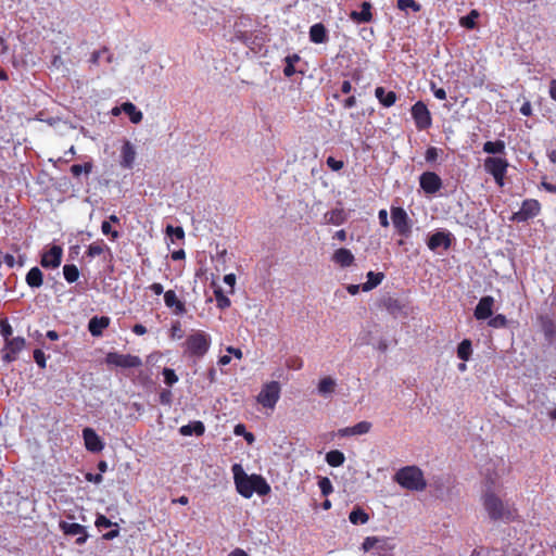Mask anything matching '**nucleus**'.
<instances>
[{"instance_id": "obj_46", "label": "nucleus", "mask_w": 556, "mask_h": 556, "mask_svg": "<svg viewBox=\"0 0 556 556\" xmlns=\"http://www.w3.org/2000/svg\"><path fill=\"white\" fill-rule=\"evenodd\" d=\"M489 326L493 328H504L507 326V318L505 315L497 314L489 320Z\"/></svg>"}, {"instance_id": "obj_58", "label": "nucleus", "mask_w": 556, "mask_h": 556, "mask_svg": "<svg viewBox=\"0 0 556 556\" xmlns=\"http://www.w3.org/2000/svg\"><path fill=\"white\" fill-rule=\"evenodd\" d=\"M430 89L433 92V96L438 100H445L446 99V92L443 88H438L433 81L430 83Z\"/></svg>"}, {"instance_id": "obj_10", "label": "nucleus", "mask_w": 556, "mask_h": 556, "mask_svg": "<svg viewBox=\"0 0 556 556\" xmlns=\"http://www.w3.org/2000/svg\"><path fill=\"white\" fill-rule=\"evenodd\" d=\"M410 112L417 129L426 130L432 125V117L430 111L422 101H417L412 106Z\"/></svg>"}, {"instance_id": "obj_43", "label": "nucleus", "mask_w": 556, "mask_h": 556, "mask_svg": "<svg viewBox=\"0 0 556 556\" xmlns=\"http://www.w3.org/2000/svg\"><path fill=\"white\" fill-rule=\"evenodd\" d=\"M336 382L332 378H323L318 383V391L323 394L330 393L334 390Z\"/></svg>"}, {"instance_id": "obj_39", "label": "nucleus", "mask_w": 556, "mask_h": 556, "mask_svg": "<svg viewBox=\"0 0 556 556\" xmlns=\"http://www.w3.org/2000/svg\"><path fill=\"white\" fill-rule=\"evenodd\" d=\"M214 296L219 309H226L231 305L229 298L225 295L220 287L214 289Z\"/></svg>"}, {"instance_id": "obj_16", "label": "nucleus", "mask_w": 556, "mask_h": 556, "mask_svg": "<svg viewBox=\"0 0 556 556\" xmlns=\"http://www.w3.org/2000/svg\"><path fill=\"white\" fill-rule=\"evenodd\" d=\"M83 438L85 446L89 452H100L103 448L102 441L92 428H85L83 430Z\"/></svg>"}, {"instance_id": "obj_45", "label": "nucleus", "mask_w": 556, "mask_h": 556, "mask_svg": "<svg viewBox=\"0 0 556 556\" xmlns=\"http://www.w3.org/2000/svg\"><path fill=\"white\" fill-rule=\"evenodd\" d=\"M233 432L237 435H243L248 443H252L255 440L254 434L252 432H248L245 426L242 424H238L235 427Z\"/></svg>"}, {"instance_id": "obj_32", "label": "nucleus", "mask_w": 556, "mask_h": 556, "mask_svg": "<svg viewBox=\"0 0 556 556\" xmlns=\"http://www.w3.org/2000/svg\"><path fill=\"white\" fill-rule=\"evenodd\" d=\"M505 142L503 140L486 141L483 144V151L489 154H502L505 152Z\"/></svg>"}, {"instance_id": "obj_34", "label": "nucleus", "mask_w": 556, "mask_h": 556, "mask_svg": "<svg viewBox=\"0 0 556 556\" xmlns=\"http://www.w3.org/2000/svg\"><path fill=\"white\" fill-rule=\"evenodd\" d=\"M349 520L353 525H364L369 520V516L367 513H365V510L357 507L350 513Z\"/></svg>"}, {"instance_id": "obj_33", "label": "nucleus", "mask_w": 556, "mask_h": 556, "mask_svg": "<svg viewBox=\"0 0 556 556\" xmlns=\"http://www.w3.org/2000/svg\"><path fill=\"white\" fill-rule=\"evenodd\" d=\"M472 353L471 341L469 339L463 340L457 346V356L463 361H469Z\"/></svg>"}, {"instance_id": "obj_63", "label": "nucleus", "mask_w": 556, "mask_h": 556, "mask_svg": "<svg viewBox=\"0 0 556 556\" xmlns=\"http://www.w3.org/2000/svg\"><path fill=\"white\" fill-rule=\"evenodd\" d=\"M356 104H357V101H356L355 96H350L343 101V106L345 109H352V108L356 106Z\"/></svg>"}, {"instance_id": "obj_27", "label": "nucleus", "mask_w": 556, "mask_h": 556, "mask_svg": "<svg viewBox=\"0 0 556 556\" xmlns=\"http://www.w3.org/2000/svg\"><path fill=\"white\" fill-rule=\"evenodd\" d=\"M25 280L30 288H40L43 283V274L38 267H33L26 274Z\"/></svg>"}, {"instance_id": "obj_49", "label": "nucleus", "mask_w": 556, "mask_h": 556, "mask_svg": "<svg viewBox=\"0 0 556 556\" xmlns=\"http://www.w3.org/2000/svg\"><path fill=\"white\" fill-rule=\"evenodd\" d=\"M0 332L3 336V338L5 339V341H8V339H11L13 329L7 318L0 319Z\"/></svg>"}, {"instance_id": "obj_2", "label": "nucleus", "mask_w": 556, "mask_h": 556, "mask_svg": "<svg viewBox=\"0 0 556 556\" xmlns=\"http://www.w3.org/2000/svg\"><path fill=\"white\" fill-rule=\"evenodd\" d=\"M235 484L238 493L245 498H250L253 493L258 495H267L270 492V486L267 481L260 475L249 476L241 465L235 464L232 466Z\"/></svg>"}, {"instance_id": "obj_50", "label": "nucleus", "mask_w": 556, "mask_h": 556, "mask_svg": "<svg viewBox=\"0 0 556 556\" xmlns=\"http://www.w3.org/2000/svg\"><path fill=\"white\" fill-rule=\"evenodd\" d=\"M286 366L292 370H300L303 367V359L300 356H291L286 361Z\"/></svg>"}, {"instance_id": "obj_7", "label": "nucleus", "mask_w": 556, "mask_h": 556, "mask_svg": "<svg viewBox=\"0 0 556 556\" xmlns=\"http://www.w3.org/2000/svg\"><path fill=\"white\" fill-rule=\"evenodd\" d=\"M391 219L396 232L402 237H409L412 225L406 211L401 206L391 207Z\"/></svg>"}, {"instance_id": "obj_20", "label": "nucleus", "mask_w": 556, "mask_h": 556, "mask_svg": "<svg viewBox=\"0 0 556 556\" xmlns=\"http://www.w3.org/2000/svg\"><path fill=\"white\" fill-rule=\"evenodd\" d=\"M61 528L64 531V533L67 535H78V538L76 540L77 544H83L86 542L88 535L86 532V528L84 526H81L79 523L63 522L61 525Z\"/></svg>"}, {"instance_id": "obj_15", "label": "nucleus", "mask_w": 556, "mask_h": 556, "mask_svg": "<svg viewBox=\"0 0 556 556\" xmlns=\"http://www.w3.org/2000/svg\"><path fill=\"white\" fill-rule=\"evenodd\" d=\"M452 240H451V233L445 231H437L433 235H431L428 239V248L432 251L444 248L447 250L451 247Z\"/></svg>"}, {"instance_id": "obj_1", "label": "nucleus", "mask_w": 556, "mask_h": 556, "mask_svg": "<svg viewBox=\"0 0 556 556\" xmlns=\"http://www.w3.org/2000/svg\"><path fill=\"white\" fill-rule=\"evenodd\" d=\"M505 471L501 457L491 458L482 466L481 472L484 476V491L482 504L491 520H509L511 511L509 507L495 494L494 484L496 479Z\"/></svg>"}, {"instance_id": "obj_11", "label": "nucleus", "mask_w": 556, "mask_h": 556, "mask_svg": "<svg viewBox=\"0 0 556 556\" xmlns=\"http://www.w3.org/2000/svg\"><path fill=\"white\" fill-rule=\"evenodd\" d=\"M420 188L428 194H434L442 188V179L434 172H425L419 177Z\"/></svg>"}, {"instance_id": "obj_25", "label": "nucleus", "mask_w": 556, "mask_h": 556, "mask_svg": "<svg viewBox=\"0 0 556 556\" xmlns=\"http://www.w3.org/2000/svg\"><path fill=\"white\" fill-rule=\"evenodd\" d=\"M375 96L378 101L386 108L392 106L396 102V93L394 91H386L383 87L375 89Z\"/></svg>"}, {"instance_id": "obj_3", "label": "nucleus", "mask_w": 556, "mask_h": 556, "mask_svg": "<svg viewBox=\"0 0 556 556\" xmlns=\"http://www.w3.org/2000/svg\"><path fill=\"white\" fill-rule=\"evenodd\" d=\"M212 337L204 330H192L182 343L184 356L194 362L203 358L210 351Z\"/></svg>"}, {"instance_id": "obj_48", "label": "nucleus", "mask_w": 556, "mask_h": 556, "mask_svg": "<svg viewBox=\"0 0 556 556\" xmlns=\"http://www.w3.org/2000/svg\"><path fill=\"white\" fill-rule=\"evenodd\" d=\"M166 235L169 237H175L178 240L185 239V231H184L182 227H179V226L174 227L172 225H168L166 227Z\"/></svg>"}, {"instance_id": "obj_29", "label": "nucleus", "mask_w": 556, "mask_h": 556, "mask_svg": "<svg viewBox=\"0 0 556 556\" xmlns=\"http://www.w3.org/2000/svg\"><path fill=\"white\" fill-rule=\"evenodd\" d=\"M325 220L331 225H342L346 220V215L343 208H333L325 214Z\"/></svg>"}, {"instance_id": "obj_55", "label": "nucleus", "mask_w": 556, "mask_h": 556, "mask_svg": "<svg viewBox=\"0 0 556 556\" xmlns=\"http://www.w3.org/2000/svg\"><path fill=\"white\" fill-rule=\"evenodd\" d=\"M326 163L334 172L342 169L344 166L343 161L337 160L333 156H328Z\"/></svg>"}, {"instance_id": "obj_35", "label": "nucleus", "mask_w": 556, "mask_h": 556, "mask_svg": "<svg viewBox=\"0 0 556 556\" xmlns=\"http://www.w3.org/2000/svg\"><path fill=\"white\" fill-rule=\"evenodd\" d=\"M26 341L22 337H15L5 341V350L18 354L25 348Z\"/></svg>"}, {"instance_id": "obj_60", "label": "nucleus", "mask_w": 556, "mask_h": 556, "mask_svg": "<svg viewBox=\"0 0 556 556\" xmlns=\"http://www.w3.org/2000/svg\"><path fill=\"white\" fill-rule=\"evenodd\" d=\"M425 159L427 162L432 163L438 159V149L435 147H430L426 150Z\"/></svg>"}, {"instance_id": "obj_6", "label": "nucleus", "mask_w": 556, "mask_h": 556, "mask_svg": "<svg viewBox=\"0 0 556 556\" xmlns=\"http://www.w3.org/2000/svg\"><path fill=\"white\" fill-rule=\"evenodd\" d=\"M280 397V384L277 381H270L263 386L257 395V402L267 408H274Z\"/></svg>"}, {"instance_id": "obj_44", "label": "nucleus", "mask_w": 556, "mask_h": 556, "mask_svg": "<svg viewBox=\"0 0 556 556\" xmlns=\"http://www.w3.org/2000/svg\"><path fill=\"white\" fill-rule=\"evenodd\" d=\"M92 167H93L92 163H90V162H87L85 164H73L71 166V173L75 177H78L81 173L90 174L92 170Z\"/></svg>"}, {"instance_id": "obj_18", "label": "nucleus", "mask_w": 556, "mask_h": 556, "mask_svg": "<svg viewBox=\"0 0 556 556\" xmlns=\"http://www.w3.org/2000/svg\"><path fill=\"white\" fill-rule=\"evenodd\" d=\"M111 319L108 316H93L88 323V330L93 337H100L103 330L110 326Z\"/></svg>"}, {"instance_id": "obj_22", "label": "nucleus", "mask_w": 556, "mask_h": 556, "mask_svg": "<svg viewBox=\"0 0 556 556\" xmlns=\"http://www.w3.org/2000/svg\"><path fill=\"white\" fill-rule=\"evenodd\" d=\"M541 330L548 342H552L556 337V324L547 315L539 316Z\"/></svg>"}, {"instance_id": "obj_37", "label": "nucleus", "mask_w": 556, "mask_h": 556, "mask_svg": "<svg viewBox=\"0 0 556 556\" xmlns=\"http://www.w3.org/2000/svg\"><path fill=\"white\" fill-rule=\"evenodd\" d=\"M479 12L477 10H471L466 16L460 17L459 24L460 26L467 29H473L477 26L476 20L479 17Z\"/></svg>"}, {"instance_id": "obj_19", "label": "nucleus", "mask_w": 556, "mask_h": 556, "mask_svg": "<svg viewBox=\"0 0 556 556\" xmlns=\"http://www.w3.org/2000/svg\"><path fill=\"white\" fill-rule=\"evenodd\" d=\"M164 302L167 307L174 309V314L176 315H182L187 311L185 303L177 298L174 290L164 292Z\"/></svg>"}, {"instance_id": "obj_40", "label": "nucleus", "mask_w": 556, "mask_h": 556, "mask_svg": "<svg viewBox=\"0 0 556 556\" xmlns=\"http://www.w3.org/2000/svg\"><path fill=\"white\" fill-rule=\"evenodd\" d=\"M108 249V247L103 243V241H96V242H92L87 251H86V254L89 256V257H96V256H99L100 254H102L104 252V249Z\"/></svg>"}, {"instance_id": "obj_42", "label": "nucleus", "mask_w": 556, "mask_h": 556, "mask_svg": "<svg viewBox=\"0 0 556 556\" xmlns=\"http://www.w3.org/2000/svg\"><path fill=\"white\" fill-rule=\"evenodd\" d=\"M396 7L401 11L410 9L414 12H419L421 10V5L415 0H397Z\"/></svg>"}, {"instance_id": "obj_30", "label": "nucleus", "mask_w": 556, "mask_h": 556, "mask_svg": "<svg viewBox=\"0 0 556 556\" xmlns=\"http://www.w3.org/2000/svg\"><path fill=\"white\" fill-rule=\"evenodd\" d=\"M121 109L128 115L131 123L139 124L142 121V112L139 111L134 103L125 102L122 104Z\"/></svg>"}, {"instance_id": "obj_8", "label": "nucleus", "mask_w": 556, "mask_h": 556, "mask_svg": "<svg viewBox=\"0 0 556 556\" xmlns=\"http://www.w3.org/2000/svg\"><path fill=\"white\" fill-rule=\"evenodd\" d=\"M508 162L501 157H488L484 161L485 170L493 176L496 184L504 186V178L507 172Z\"/></svg>"}, {"instance_id": "obj_56", "label": "nucleus", "mask_w": 556, "mask_h": 556, "mask_svg": "<svg viewBox=\"0 0 556 556\" xmlns=\"http://www.w3.org/2000/svg\"><path fill=\"white\" fill-rule=\"evenodd\" d=\"M96 526L98 528H110V527H117V523L112 522L110 519H108L103 515H99L96 519Z\"/></svg>"}, {"instance_id": "obj_38", "label": "nucleus", "mask_w": 556, "mask_h": 556, "mask_svg": "<svg viewBox=\"0 0 556 556\" xmlns=\"http://www.w3.org/2000/svg\"><path fill=\"white\" fill-rule=\"evenodd\" d=\"M63 275L67 282L73 283L79 278V270L74 264H66L63 266Z\"/></svg>"}, {"instance_id": "obj_31", "label": "nucleus", "mask_w": 556, "mask_h": 556, "mask_svg": "<svg viewBox=\"0 0 556 556\" xmlns=\"http://www.w3.org/2000/svg\"><path fill=\"white\" fill-rule=\"evenodd\" d=\"M205 427L202 421H193L180 428V433L184 435H201L204 433Z\"/></svg>"}, {"instance_id": "obj_52", "label": "nucleus", "mask_w": 556, "mask_h": 556, "mask_svg": "<svg viewBox=\"0 0 556 556\" xmlns=\"http://www.w3.org/2000/svg\"><path fill=\"white\" fill-rule=\"evenodd\" d=\"M327 463L332 467H338L344 462V454H326Z\"/></svg>"}, {"instance_id": "obj_23", "label": "nucleus", "mask_w": 556, "mask_h": 556, "mask_svg": "<svg viewBox=\"0 0 556 556\" xmlns=\"http://www.w3.org/2000/svg\"><path fill=\"white\" fill-rule=\"evenodd\" d=\"M121 166L131 168L136 159V151L130 141L126 140L122 147Z\"/></svg>"}, {"instance_id": "obj_62", "label": "nucleus", "mask_w": 556, "mask_h": 556, "mask_svg": "<svg viewBox=\"0 0 556 556\" xmlns=\"http://www.w3.org/2000/svg\"><path fill=\"white\" fill-rule=\"evenodd\" d=\"M224 282L231 288L230 293H233V287L236 283V275L235 274L225 275Z\"/></svg>"}, {"instance_id": "obj_41", "label": "nucleus", "mask_w": 556, "mask_h": 556, "mask_svg": "<svg viewBox=\"0 0 556 556\" xmlns=\"http://www.w3.org/2000/svg\"><path fill=\"white\" fill-rule=\"evenodd\" d=\"M103 54H108L106 56V62L108 63H111L112 62V59H113V55L109 52V49L108 48H102L98 51H94L92 52L91 56H90V60L89 62L93 65H99L100 63V59Z\"/></svg>"}, {"instance_id": "obj_12", "label": "nucleus", "mask_w": 556, "mask_h": 556, "mask_svg": "<svg viewBox=\"0 0 556 556\" xmlns=\"http://www.w3.org/2000/svg\"><path fill=\"white\" fill-rule=\"evenodd\" d=\"M63 249L53 244L48 251H45L40 258V265L43 268H58L61 265Z\"/></svg>"}, {"instance_id": "obj_14", "label": "nucleus", "mask_w": 556, "mask_h": 556, "mask_svg": "<svg viewBox=\"0 0 556 556\" xmlns=\"http://www.w3.org/2000/svg\"><path fill=\"white\" fill-rule=\"evenodd\" d=\"M494 299L490 295L483 296L478 302L473 315L478 320H484L492 316Z\"/></svg>"}, {"instance_id": "obj_13", "label": "nucleus", "mask_w": 556, "mask_h": 556, "mask_svg": "<svg viewBox=\"0 0 556 556\" xmlns=\"http://www.w3.org/2000/svg\"><path fill=\"white\" fill-rule=\"evenodd\" d=\"M379 305L384 308L389 314L393 317H397L400 315H406L404 308L405 305L401 302L400 299L392 295H383L380 299Z\"/></svg>"}, {"instance_id": "obj_54", "label": "nucleus", "mask_w": 556, "mask_h": 556, "mask_svg": "<svg viewBox=\"0 0 556 556\" xmlns=\"http://www.w3.org/2000/svg\"><path fill=\"white\" fill-rule=\"evenodd\" d=\"M34 359L36 364L41 368L45 369L47 366L46 355L40 349H36L34 351Z\"/></svg>"}, {"instance_id": "obj_57", "label": "nucleus", "mask_w": 556, "mask_h": 556, "mask_svg": "<svg viewBox=\"0 0 556 556\" xmlns=\"http://www.w3.org/2000/svg\"><path fill=\"white\" fill-rule=\"evenodd\" d=\"M170 338L172 339H181L182 338V329L180 321H175L170 327Z\"/></svg>"}, {"instance_id": "obj_47", "label": "nucleus", "mask_w": 556, "mask_h": 556, "mask_svg": "<svg viewBox=\"0 0 556 556\" xmlns=\"http://www.w3.org/2000/svg\"><path fill=\"white\" fill-rule=\"evenodd\" d=\"M318 485L321 494L325 496L329 495L333 491L331 481L327 477L320 478Z\"/></svg>"}, {"instance_id": "obj_21", "label": "nucleus", "mask_w": 556, "mask_h": 556, "mask_svg": "<svg viewBox=\"0 0 556 556\" xmlns=\"http://www.w3.org/2000/svg\"><path fill=\"white\" fill-rule=\"evenodd\" d=\"M309 40L313 43H326L328 41V30L323 23H316L309 27Z\"/></svg>"}, {"instance_id": "obj_51", "label": "nucleus", "mask_w": 556, "mask_h": 556, "mask_svg": "<svg viewBox=\"0 0 556 556\" xmlns=\"http://www.w3.org/2000/svg\"><path fill=\"white\" fill-rule=\"evenodd\" d=\"M163 376H164V382L169 387L178 381V377L174 369L164 368Z\"/></svg>"}, {"instance_id": "obj_5", "label": "nucleus", "mask_w": 556, "mask_h": 556, "mask_svg": "<svg viewBox=\"0 0 556 556\" xmlns=\"http://www.w3.org/2000/svg\"><path fill=\"white\" fill-rule=\"evenodd\" d=\"M104 362L110 367L119 368H138L142 365V361L137 355L121 354L118 352H109L105 355Z\"/></svg>"}, {"instance_id": "obj_64", "label": "nucleus", "mask_w": 556, "mask_h": 556, "mask_svg": "<svg viewBox=\"0 0 556 556\" xmlns=\"http://www.w3.org/2000/svg\"><path fill=\"white\" fill-rule=\"evenodd\" d=\"M549 97L556 101V79H552L549 81V90H548Z\"/></svg>"}, {"instance_id": "obj_53", "label": "nucleus", "mask_w": 556, "mask_h": 556, "mask_svg": "<svg viewBox=\"0 0 556 556\" xmlns=\"http://www.w3.org/2000/svg\"><path fill=\"white\" fill-rule=\"evenodd\" d=\"M101 231L105 236L111 235L112 240L117 239L118 236H119L118 231L112 229L111 223L109 220H103L102 222V224H101Z\"/></svg>"}, {"instance_id": "obj_17", "label": "nucleus", "mask_w": 556, "mask_h": 556, "mask_svg": "<svg viewBox=\"0 0 556 556\" xmlns=\"http://www.w3.org/2000/svg\"><path fill=\"white\" fill-rule=\"evenodd\" d=\"M372 5L369 1H364L361 4V11H352L350 18L357 24H366L372 21L371 13Z\"/></svg>"}, {"instance_id": "obj_61", "label": "nucleus", "mask_w": 556, "mask_h": 556, "mask_svg": "<svg viewBox=\"0 0 556 556\" xmlns=\"http://www.w3.org/2000/svg\"><path fill=\"white\" fill-rule=\"evenodd\" d=\"M379 223L382 227L389 226V219H388V212L387 210L382 208L378 213Z\"/></svg>"}, {"instance_id": "obj_28", "label": "nucleus", "mask_w": 556, "mask_h": 556, "mask_svg": "<svg viewBox=\"0 0 556 556\" xmlns=\"http://www.w3.org/2000/svg\"><path fill=\"white\" fill-rule=\"evenodd\" d=\"M384 278L383 273H375V271H368L367 273V281L362 285V290L364 292H368L376 287H378Z\"/></svg>"}, {"instance_id": "obj_24", "label": "nucleus", "mask_w": 556, "mask_h": 556, "mask_svg": "<svg viewBox=\"0 0 556 556\" xmlns=\"http://www.w3.org/2000/svg\"><path fill=\"white\" fill-rule=\"evenodd\" d=\"M354 255L353 253L345 248H340L334 251L332 255V261L340 265L341 267H349L354 263Z\"/></svg>"}, {"instance_id": "obj_4", "label": "nucleus", "mask_w": 556, "mask_h": 556, "mask_svg": "<svg viewBox=\"0 0 556 556\" xmlns=\"http://www.w3.org/2000/svg\"><path fill=\"white\" fill-rule=\"evenodd\" d=\"M395 481L403 488L410 491H424L427 482L422 471L416 466H407L395 473Z\"/></svg>"}, {"instance_id": "obj_59", "label": "nucleus", "mask_w": 556, "mask_h": 556, "mask_svg": "<svg viewBox=\"0 0 556 556\" xmlns=\"http://www.w3.org/2000/svg\"><path fill=\"white\" fill-rule=\"evenodd\" d=\"M379 542V539L378 538H375V536H368L364 540L363 542V549L365 552H369L370 549H372L375 547V545Z\"/></svg>"}, {"instance_id": "obj_9", "label": "nucleus", "mask_w": 556, "mask_h": 556, "mask_svg": "<svg viewBox=\"0 0 556 556\" xmlns=\"http://www.w3.org/2000/svg\"><path fill=\"white\" fill-rule=\"evenodd\" d=\"M540 211L541 204L538 200L527 199L522 202L520 210L513 214L510 219L516 223H523L538 216Z\"/></svg>"}, {"instance_id": "obj_26", "label": "nucleus", "mask_w": 556, "mask_h": 556, "mask_svg": "<svg viewBox=\"0 0 556 556\" xmlns=\"http://www.w3.org/2000/svg\"><path fill=\"white\" fill-rule=\"evenodd\" d=\"M371 424L368 421H361L353 427H348L339 430L341 437L364 434L369 431Z\"/></svg>"}, {"instance_id": "obj_36", "label": "nucleus", "mask_w": 556, "mask_h": 556, "mask_svg": "<svg viewBox=\"0 0 556 556\" xmlns=\"http://www.w3.org/2000/svg\"><path fill=\"white\" fill-rule=\"evenodd\" d=\"M300 61V56L294 53V54H289L285 58V68H283V74L286 77H291L295 74V67H294V64L298 63Z\"/></svg>"}]
</instances>
